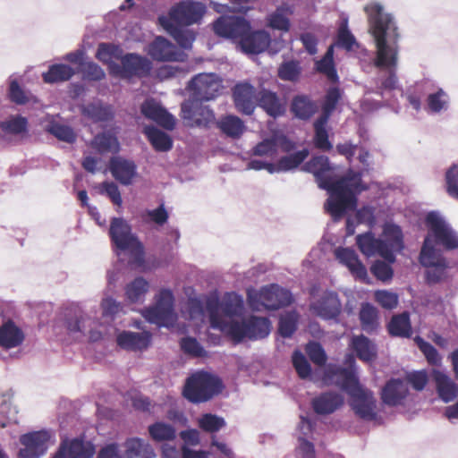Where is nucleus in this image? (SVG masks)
<instances>
[{
  "instance_id": "1",
  "label": "nucleus",
  "mask_w": 458,
  "mask_h": 458,
  "mask_svg": "<svg viewBox=\"0 0 458 458\" xmlns=\"http://www.w3.org/2000/svg\"><path fill=\"white\" fill-rule=\"evenodd\" d=\"M334 169L325 156L314 157L303 166L304 171L314 174L318 187L327 191L329 197L324 207L336 222L347 211L356 208L357 195L366 190V187L362 184L360 173L349 171L344 176L335 180Z\"/></svg>"
},
{
  "instance_id": "2",
  "label": "nucleus",
  "mask_w": 458,
  "mask_h": 458,
  "mask_svg": "<svg viewBox=\"0 0 458 458\" xmlns=\"http://www.w3.org/2000/svg\"><path fill=\"white\" fill-rule=\"evenodd\" d=\"M369 21V32L375 44L376 53L370 59L372 65L385 73L386 78H379L380 88L394 89L397 87L395 74L398 62L397 26L393 16L384 12L381 4L374 2L364 7Z\"/></svg>"
},
{
  "instance_id": "3",
  "label": "nucleus",
  "mask_w": 458,
  "mask_h": 458,
  "mask_svg": "<svg viewBox=\"0 0 458 458\" xmlns=\"http://www.w3.org/2000/svg\"><path fill=\"white\" fill-rule=\"evenodd\" d=\"M327 380L344 390L350 396V405L355 414L365 420L377 418V400L373 393L363 387L355 373L339 367L328 368Z\"/></svg>"
},
{
  "instance_id": "4",
  "label": "nucleus",
  "mask_w": 458,
  "mask_h": 458,
  "mask_svg": "<svg viewBox=\"0 0 458 458\" xmlns=\"http://www.w3.org/2000/svg\"><path fill=\"white\" fill-rule=\"evenodd\" d=\"M356 243L365 256H380L388 263H393L395 260V253L403 248L401 228L390 223L384 225L379 238H376L371 232H367L356 237Z\"/></svg>"
},
{
  "instance_id": "5",
  "label": "nucleus",
  "mask_w": 458,
  "mask_h": 458,
  "mask_svg": "<svg viewBox=\"0 0 458 458\" xmlns=\"http://www.w3.org/2000/svg\"><path fill=\"white\" fill-rule=\"evenodd\" d=\"M206 310L214 329H218L225 335H229V328L238 323L244 310V302L242 296L234 293H226L220 301L216 296L206 298Z\"/></svg>"
},
{
  "instance_id": "6",
  "label": "nucleus",
  "mask_w": 458,
  "mask_h": 458,
  "mask_svg": "<svg viewBox=\"0 0 458 458\" xmlns=\"http://www.w3.org/2000/svg\"><path fill=\"white\" fill-rule=\"evenodd\" d=\"M109 236L116 249V254H128L130 264H140L143 261V247L138 237L132 233L131 225L122 217H113L110 221Z\"/></svg>"
},
{
  "instance_id": "7",
  "label": "nucleus",
  "mask_w": 458,
  "mask_h": 458,
  "mask_svg": "<svg viewBox=\"0 0 458 458\" xmlns=\"http://www.w3.org/2000/svg\"><path fill=\"white\" fill-rule=\"evenodd\" d=\"M419 261L425 268V279L428 284H439L450 278V262L442 250L436 248L430 235L424 239Z\"/></svg>"
},
{
  "instance_id": "8",
  "label": "nucleus",
  "mask_w": 458,
  "mask_h": 458,
  "mask_svg": "<svg viewBox=\"0 0 458 458\" xmlns=\"http://www.w3.org/2000/svg\"><path fill=\"white\" fill-rule=\"evenodd\" d=\"M222 387L223 385L218 377L200 370L187 378L183 395L191 403H203L218 394Z\"/></svg>"
},
{
  "instance_id": "9",
  "label": "nucleus",
  "mask_w": 458,
  "mask_h": 458,
  "mask_svg": "<svg viewBox=\"0 0 458 458\" xmlns=\"http://www.w3.org/2000/svg\"><path fill=\"white\" fill-rule=\"evenodd\" d=\"M293 297L290 291L272 284L260 288V290L248 291V303L256 311L262 310H278L289 305Z\"/></svg>"
},
{
  "instance_id": "10",
  "label": "nucleus",
  "mask_w": 458,
  "mask_h": 458,
  "mask_svg": "<svg viewBox=\"0 0 458 458\" xmlns=\"http://www.w3.org/2000/svg\"><path fill=\"white\" fill-rule=\"evenodd\" d=\"M174 298L171 290L162 289L156 295L155 304L146 308L142 316L147 321L158 327H171L176 320L174 309Z\"/></svg>"
},
{
  "instance_id": "11",
  "label": "nucleus",
  "mask_w": 458,
  "mask_h": 458,
  "mask_svg": "<svg viewBox=\"0 0 458 458\" xmlns=\"http://www.w3.org/2000/svg\"><path fill=\"white\" fill-rule=\"evenodd\" d=\"M425 223L428 228L433 242L443 246L447 250L458 249V233L439 211L427 214Z\"/></svg>"
},
{
  "instance_id": "12",
  "label": "nucleus",
  "mask_w": 458,
  "mask_h": 458,
  "mask_svg": "<svg viewBox=\"0 0 458 458\" xmlns=\"http://www.w3.org/2000/svg\"><path fill=\"white\" fill-rule=\"evenodd\" d=\"M191 99L210 101L217 98L222 89V80L213 72L199 73L188 84Z\"/></svg>"
},
{
  "instance_id": "13",
  "label": "nucleus",
  "mask_w": 458,
  "mask_h": 458,
  "mask_svg": "<svg viewBox=\"0 0 458 458\" xmlns=\"http://www.w3.org/2000/svg\"><path fill=\"white\" fill-rule=\"evenodd\" d=\"M270 333V321L267 318L251 316L248 319L239 320L229 328V336L235 342L244 338L261 339Z\"/></svg>"
},
{
  "instance_id": "14",
  "label": "nucleus",
  "mask_w": 458,
  "mask_h": 458,
  "mask_svg": "<svg viewBox=\"0 0 458 458\" xmlns=\"http://www.w3.org/2000/svg\"><path fill=\"white\" fill-rule=\"evenodd\" d=\"M151 62L136 54H127L121 58V64H111V75L121 78L142 77L151 71Z\"/></svg>"
},
{
  "instance_id": "15",
  "label": "nucleus",
  "mask_w": 458,
  "mask_h": 458,
  "mask_svg": "<svg viewBox=\"0 0 458 458\" xmlns=\"http://www.w3.org/2000/svg\"><path fill=\"white\" fill-rule=\"evenodd\" d=\"M215 33L220 37L238 40L241 43L247 32H250V22L242 17L221 16L213 24Z\"/></svg>"
},
{
  "instance_id": "16",
  "label": "nucleus",
  "mask_w": 458,
  "mask_h": 458,
  "mask_svg": "<svg viewBox=\"0 0 458 458\" xmlns=\"http://www.w3.org/2000/svg\"><path fill=\"white\" fill-rule=\"evenodd\" d=\"M51 434L47 430L30 432L21 436L20 442L23 445L19 451V458H39L48 448Z\"/></svg>"
},
{
  "instance_id": "17",
  "label": "nucleus",
  "mask_w": 458,
  "mask_h": 458,
  "mask_svg": "<svg viewBox=\"0 0 458 458\" xmlns=\"http://www.w3.org/2000/svg\"><path fill=\"white\" fill-rule=\"evenodd\" d=\"M207 100L187 99L182 104V116L191 126H208L214 119L213 111L203 105Z\"/></svg>"
},
{
  "instance_id": "18",
  "label": "nucleus",
  "mask_w": 458,
  "mask_h": 458,
  "mask_svg": "<svg viewBox=\"0 0 458 458\" xmlns=\"http://www.w3.org/2000/svg\"><path fill=\"white\" fill-rule=\"evenodd\" d=\"M206 12V5L200 2L183 1L174 6L169 13L172 22L191 25L199 22Z\"/></svg>"
},
{
  "instance_id": "19",
  "label": "nucleus",
  "mask_w": 458,
  "mask_h": 458,
  "mask_svg": "<svg viewBox=\"0 0 458 458\" xmlns=\"http://www.w3.org/2000/svg\"><path fill=\"white\" fill-rule=\"evenodd\" d=\"M148 54L155 60L167 62H183L187 57L183 51L162 37H157L148 46Z\"/></svg>"
},
{
  "instance_id": "20",
  "label": "nucleus",
  "mask_w": 458,
  "mask_h": 458,
  "mask_svg": "<svg viewBox=\"0 0 458 458\" xmlns=\"http://www.w3.org/2000/svg\"><path fill=\"white\" fill-rule=\"evenodd\" d=\"M233 101L237 110L244 114H251L259 100L255 88L250 83L236 84L233 90Z\"/></svg>"
},
{
  "instance_id": "21",
  "label": "nucleus",
  "mask_w": 458,
  "mask_h": 458,
  "mask_svg": "<svg viewBox=\"0 0 458 458\" xmlns=\"http://www.w3.org/2000/svg\"><path fill=\"white\" fill-rule=\"evenodd\" d=\"M428 93L425 99V110L429 114H441L447 112L451 106L449 93L436 84L427 87Z\"/></svg>"
},
{
  "instance_id": "22",
  "label": "nucleus",
  "mask_w": 458,
  "mask_h": 458,
  "mask_svg": "<svg viewBox=\"0 0 458 458\" xmlns=\"http://www.w3.org/2000/svg\"><path fill=\"white\" fill-rule=\"evenodd\" d=\"M311 310L323 319H335L341 312L342 305L337 293L327 291L320 299L310 304Z\"/></svg>"
},
{
  "instance_id": "23",
  "label": "nucleus",
  "mask_w": 458,
  "mask_h": 458,
  "mask_svg": "<svg viewBox=\"0 0 458 458\" xmlns=\"http://www.w3.org/2000/svg\"><path fill=\"white\" fill-rule=\"evenodd\" d=\"M409 394L404 379L392 378L386 382L381 392L382 402L388 406L401 405Z\"/></svg>"
},
{
  "instance_id": "24",
  "label": "nucleus",
  "mask_w": 458,
  "mask_h": 458,
  "mask_svg": "<svg viewBox=\"0 0 458 458\" xmlns=\"http://www.w3.org/2000/svg\"><path fill=\"white\" fill-rule=\"evenodd\" d=\"M437 393L444 403H450L458 395V385L445 371L434 369L431 372Z\"/></svg>"
},
{
  "instance_id": "25",
  "label": "nucleus",
  "mask_w": 458,
  "mask_h": 458,
  "mask_svg": "<svg viewBox=\"0 0 458 458\" xmlns=\"http://www.w3.org/2000/svg\"><path fill=\"white\" fill-rule=\"evenodd\" d=\"M94 453L95 449L91 443L76 438L72 441L64 440L53 458H91Z\"/></svg>"
},
{
  "instance_id": "26",
  "label": "nucleus",
  "mask_w": 458,
  "mask_h": 458,
  "mask_svg": "<svg viewBox=\"0 0 458 458\" xmlns=\"http://www.w3.org/2000/svg\"><path fill=\"white\" fill-rule=\"evenodd\" d=\"M141 113L148 119L153 120L167 130L175 126V118L169 114L157 101L147 99L141 105Z\"/></svg>"
},
{
  "instance_id": "27",
  "label": "nucleus",
  "mask_w": 458,
  "mask_h": 458,
  "mask_svg": "<svg viewBox=\"0 0 458 458\" xmlns=\"http://www.w3.org/2000/svg\"><path fill=\"white\" fill-rule=\"evenodd\" d=\"M335 254L339 262L348 267L356 279L365 281L368 276L367 269L360 261L355 250L350 248H338Z\"/></svg>"
},
{
  "instance_id": "28",
  "label": "nucleus",
  "mask_w": 458,
  "mask_h": 458,
  "mask_svg": "<svg viewBox=\"0 0 458 458\" xmlns=\"http://www.w3.org/2000/svg\"><path fill=\"white\" fill-rule=\"evenodd\" d=\"M116 342L126 351H142L148 346L150 335L148 332L123 331L117 335Z\"/></svg>"
},
{
  "instance_id": "29",
  "label": "nucleus",
  "mask_w": 458,
  "mask_h": 458,
  "mask_svg": "<svg viewBox=\"0 0 458 458\" xmlns=\"http://www.w3.org/2000/svg\"><path fill=\"white\" fill-rule=\"evenodd\" d=\"M112 175L123 185H131L137 175L135 164L120 157H113L110 161Z\"/></svg>"
},
{
  "instance_id": "30",
  "label": "nucleus",
  "mask_w": 458,
  "mask_h": 458,
  "mask_svg": "<svg viewBox=\"0 0 458 458\" xmlns=\"http://www.w3.org/2000/svg\"><path fill=\"white\" fill-rule=\"evenodd\" d=\"M270 44V35L265 30L247 32L242 38L240 46L244 53L259 54L265 51Z\"/></svg>"
},
{
  "instance_id": "31",
  "label": "nucleus",
  "mask_w": 458,
  "mask_h": 458,
  "mask_svg": "<svg viewBox=\"0 0 458 458\" xmlns=\"http://www.w3.org/2000/svg\"><path fill=\"white\" fill-rule=\"evenodd\" d=\"M258 105L272 117H278L285 112V102L276 93L263 89L259 92Z\"/></svg>"
},
{
  "instance_id": "32",
  "label": "nucleus",
  "mask_w": 458,
  "mask_h": 458,
  "mask_svg": "<svg viewBox=\"0 0 458 458\" xmlns=\"http://www.w3.org/2000/svg\"><path fill=\"white\" fill-rule=\"evenodd\" d=\"M158 21L182 48L188 49L191 47L195 40V35L191 30L179 27V24L174 25V22L165 16H160Z\"/></svg>"
},
{
  "instance_id": "33",
  "label": "nucleus",
  "mask_w": 458,
  "mask_h": 458,
  "mask_svg": "<svg viewBox=\"0 0 458 458\" xmlns=\"http://www.w3.org/2000/svg\"><path fill=\"white\" fill-rule=\"evenodd\" d=\"M311 403L316 413L330 414L343 405L344 397L339 393L326 392L313 398Z\"/></svg>"
},
{
  "instance_id": "34",
  "label": "nucleus",
  "mask_w": 458,
  "mask_h": 458,
  "mask_svg": "<svg viewBox=\"0 0 458 458\" xmlns=\"http://www.w3.org/2000/svg\"><path fill=\"white\" fill-rule=\"evenodd\" d=\"M155 456L153 447L144 439L131 437L123 445L122 458H154Z\"/></svg>"
},
{
  "instance_id": "35",
  "label": "nucleus",
  "mask_w": 458,
  "mask_h": 458,
  "mask_svg": "<svg viewBox=\"0 0 458 458\" xmlns=\"http://www.w3.org/2000/svg\"><path fill=\"white\" fill-rule=\"evenodd\" d=\"M150 288L149 282L142 276H137L126 284L125 299L131 303H142Z\"/></svg>"
},
{
  "instance_id": "36",
  "label": "nucleus",
  "mask_w": 458,
  "mask_h": 458,
  "mask_svg": "<svg viewBox=\"0 0 458 458\" xmlns=\"http://www.w3.org/2000/svg\"><path fill=\"white\" fill-rule=\"evenodd\" d=\"M23 340V332L13 321H7L0 327V345L2 347L14 348L21 345Z\"/></svg>"
},
{
  "instance_id": "37",
  "label": "nucleus",
  "mask_w": 458,
  "mask_h": 458,
  "mask_svg": "<svg viewBox=\"0 0 458 458\" xmlns=\"http://www.w3.org/2000/svg\"><path fill=\"white\" fill-rule=\"evenodd\" d=\"M80 109L83 116L93 122H106L113 117L111 107L104 106L99 100L81 105Z\"/></svg>"
},
{
  "instance_id": "38",
  "label": "nucleus",
  "mask_w": 458,
  "mask_h": 458,
  "mask_svg": "<svg viewBox=\"0 0 458 458\" xmlns=\"http://www.w3.org/2000/svg\"><path fill=\"white\" fill-rule=\"evenodd\" d=\"M292 14L293 10L291 6L288 4H283L267 15V25L274 30L288 31L290 29L289 17Z\"/></svg>"
},
{
  "instance_id": "39",
  "label": "nucleus",
  "mask_w": 458,
  "mask_h": 458,
  "mask_svg": "<svg viewBox=\"0 0 458 458\" xmlns=\"http://www.w3.org/2000/svg\"><path fill=\"white\" fill-rule=\"evenodd\" d=\"M217 127L226 136L238 139L244 132L246 126L238 116L228 114L221 117L217 122Z\"/></svg>"
},
{
  "instance_id": "40",
  "label": "nucleus",
  "mask_w": 458,
  "mask_h": 458,
  "mask_svg": "<svg viewBox=\"0 0 458 458\" xmlns=\"http://www.w3.org/2000/svg\"><path fill=\"white\" fill-rule=\"evenodd\" d=\"M318 110V106L307 96H296L292 102L291 111L301 120L310 119Z\"/></svg>"
},
{
  "instance_id": "41",
  "label": "nucleus",
  "mask_w": 458,
  "mask_h": 458,
  "mask_svg": "<svg viewBox=\"0 0 458 458\" xmlns=\"http://www.w3.org/2000/svg\"><path fill=\"white\" fill-rule=\"evenodd\" d=\"M352 346L360 360L369 362L377 355L375 344L364 335H356L352 339Z\"/></svg>"
},
{
  "instance_id": "42",
  "label": "nucleus",
  "mask_w": 458,
  "mask_h": 458,
  "mask_svg": "<svg viewBox=\"0 0 458 458\" xmlns=\"http://www.w3.org/2000/svg\"><path fill=\"white\" fill-rule=\"evenodd\" d=\"M75 72V70L68 64H55L50 65L42 77L46 83H57L69 81Z\"/></svg>"
},
{
  "instance_id": "43",
  "label": "nucleus",
  "mask_w": 458,
  "mask_h": 458,
  "mask_svg": "<svg viewBox=\"0 0 458 458\" xmlns=\"http://www.w3.org/2000/svg\"><path fill=\"white\" fill-rule=\"evenodd\" d=\"M308 156L309 151L307 149H302L282 157L276 164H274V167H271V171L276 174L293 170L297 168Z\"/></svg>"
},
{
  "instance_id": "44",
  "label": "nucleus",
  "mask_w": 458,
  "mask_h": 458,
  "mask_svg": "<svg viewBox=\"0 0 458 458\" xmlns=\"http://www.w3.org/2000/svg\"><path fill=\"white\" fill-rule=\"evenodd\" d=\"M144 133L156 150L165 152L172 148V139L165 132L153 126H147L144 128Z\"/></svg>"
},
{
  "instance_id": "45",
  "label": "nucleus",
  "mask_w": 458,
  "mask_h": 458,
  "mask_svg": "<svg viewBox=\"0 0 458 458\" xmlns=\"http://www.w3.org/2000/svg\"><path fill=\"white\" fill-rule=\"evenodd\" d=\"M123 56V50L114 44L101 43L98 45L96 57L108 65L109 72L111 73V64H116L114 60H121Z\"/></svg>"
},
{
  "instance_id": "46",
  "label": "nucleus",
  "mask_w": 458,
  "mask_h": 458,
  "mask_svg": "<svg viewBox=\"0 0 458 458\" xmlns=\"http://www.w3.org/2000/svg\"><path fill=\"white\" fill-rule=\"evenodd\" d=\"M388 330L394 336L409 337L411 334L409 314L403 312L394 316L388 324Z\"/></svg>"
},
{
  "instance_id": "47",
  "label": "nucleus",
  "mask_w": 458,
  "mask_h": 458,
  "mask_svg": "<svg viewBox=\"0 0 458 458\" xmlns=\"http://www.w3.org/2000/svg\"><path fill=\"white\" fill-rule=\"evenodd\" d=\"M46 131L55 136L57 140L66 143H73L77 139V135L71 126L58 122H50L47 125Z\"/></svg>"
},
{
  "instance_id": "48",
  "label": "nucleus",
  "mask_w": 458,
  "mask_h": 458,
  "mask_svg": "<svg viewBox=\"0 0 458 458\" xmlns=\"http://www.w3.org/2000/svg\"><path fill=\"white\" fill-rule=\"evenodd\" d=\"M0 128L5 134L19 135L27 131L28 120L21 115H11L0 123Z\"/></svg>"
},
{
  "instance_id": "49",
  "label": "nucleus",
  "mask_w": 458,
  "mask_h": 458,
  "mask_svg": "<svg viewBox=\"0 0 458 458\" xmlns=\"http://www.w3.org/2000/svg\"><path fill=\"white\" fill-rule=\"evenodd\" d=\"M316 69L330 81H337L338 76L334 64V46H330L323 58L316 62Z\"/></svg>"
},
{
  "instance_id": "50",
  "label": "nucleus",
  "mask_w": 458,
  "mask_h": 458,
  "mask_svg": "<svg viewBox=\"0 0 458 458\" xmlns=\"http://www.w3.org/2000/svg\"><path fill=\"white\" fill-rule=\"evenodd\" d=\"M328 120L323 118H318L314 122V143L315 146L322 150H329L332 148V144L328 140V132L327 130Z\"/></svg>"
},
{
  "instance_id": "51",
  "label": "nucleus",
  "mask_w": 458,
  "mask_h": 458,
  "mask_svg": "<svg viewBox=\"0 0 458 458\" xmlns=\"http://www.w3.org/2000/svg\"><path fill=\"white\" fill-rule=\"evenodd\" d=\"M148 433L155 441L173 440L176 436L174 428L165 422H156L148 427Z\"/></svg>"
},
{
  "instance_id": "52",
  "label": "nucleus",
  "mask_w": 458,
  "mask_h": 458,
  "mask_svg": "<svg viewBox=\"0 0 458 458\" xmlns=\"http://www.w3.org/2000/svg\"><path fill=\"white\" fill-rule=\"evenodd\" d=\"M93 146L100 152H117L119 142L117 138L110 132L98 134L92 142Z\"/></svg>"
},
{
  "instance_id": "53",
  "label": "nucleus",
  "mask_w": 458,
  "mask_h": 458,
  "mask_svg": "<svg viewBox=\"0 0 458 458\" xmlns=\"http://www.w3.org/2000/svg\"><path fill=\"white\" fill-rule=\"evenodd\" d=\"M360 319L362 325V328L370 332L377 327V312L369 303H365L361 306L360 311Z\"/></svg>"
},
{
  "instance_id": "54",
  "label": "nucleus",
  "mask_w": 458,
  "mask_h": 458,
  "mask_svg": "<svg viewBox=\"0 0 458 458\" xmlns=\"http://www.w3.org/2000/svg\"><path fill=\"white\" fill-rule=\"evenodd\" d=\"M336 45L346 51H351L354 47H359L355 37L348 29L347 20L344 21L338 29Z\"/></svg>"
},
{
  "instance_id": "55",
  "label": "nucleus",
  "mask_w": 458,
  "mask_h": 458,
  "mask_svg": "<svg viewBox=\"0 0 458 458\" xmlns=\"http://www.w3.org/2000/svg\"><path fill=\"white\" fill-rule=\"evenodd\" d=\"M277 139L276 137L265 139L258 143L252 149V154L258 157L274 158L277 155Z\"/></svg>"
},
{
  "instance_id": "56",
  "label": "nucleus",
  "mask_w": 458,
  "mask_h": 458,
  "mask_svg": "<svg viewBox=\"0 0 458 458\" xmlns=\"http://www.w3.org/2000/svg\"><path fill=\"white\" fill-rule=\"evenodd\" d=\"M198 422L202 430L210 433L217 432L225 426L224 418L211 413L202 415Z\"/></svg>"
},
{
  "instance_id": "57",
  "label": "nucleus",
  "mask_w": 458,
  "mask_h": 458,
  "mask_svg": "<svg viewBox=\"0 0 458 458\" xmlns=\"http://www.w3.org/2000/svg\"><path fill=\"white\" fill-rule=\"evenodd\" d=\"M341 98L340 91L336 88L330 89L325 98V101L322 106V114L319 115V118H323L325 120H328L331 116V114L335 109V106Z\"/></svg>"
},
{
  "instance_id": "58",
  "label": "nucleus",
  "mask_w": 458,
  "mask_h": 458,
  "mask_svg": "<svg viewBox=\"0 0 458 458\" xmlns=\"http://www.w3.org/2000/svg\"><path fill=\"white\" fill-rule=\"evenodd\" d=\"M445 190L447 194L458 199V165H452L445 172Z\"/></svg>"
},
{
  "instance_id": "59",
  "label": "nucleus",
  "mask_w": 458,
  "mask_h": 458,
  "mask_svg": "<svg viewBox=\"0 0 458 458\" xmlns=\"http://www.w3.org/2000/svg\"><path fill=\"white\" fill-rule=\"evenodd\" d=\"M180 346L185 354L192 357H204L207 352L203 346L194 337H183L180 341Z\"/></svg>"
},
{
  "instance_id": "60",
  "label": "nucleus",
  "mask_w": 458,
  "mask_h": 458,
  "mask_svg": "<svg viewBox=\"0 0 458 458\" xmlns=\"http://www.w3.org/2000/svg\"><path fill=\"white\" fill-rule=\"evenodd\" d=\"M297 314L287 312L281 316L279 320V333L284 337H290L297 327Z\"/></svg>"
},
{
  "instance_id": "61",
  "label": "nucleus",
  "mask_w": 458,
  "mask_h": 458,
  "mask_svg": "<svg viewBox=\"0 0 458 458\" xmlns=\"http://www.w3.org/2000/svg\"><path fill=\"white\" fill-rule=\"evenodd\" d=\"M80 72L82 74L83 80L98 81L106 77L104 70L93 62L84 63L81 65Z\"/></svg>"
},
{
  "instance_id": "62",
  "label": "nucleus",
  "mask_w": 458,
  "mask_h": 458,
  "mask_svg": "<svg viewBox=\"0 0 458 458\" xmlns=\"http://www.w3.org/2000/svg\"><path fill=\"white\" fill-rule=\"evenodd\" d=\"M416 342L420 350L422 352L429 364L435 366L441 364L442 357L439 355L435 347L420 337L417 338Z\"/></svg>"
},
{
  "instance_id": "63",
  "label": "nucleus",
  "mask_w": 458,
  "mask_h": 458,
  "mask_svg": "<svg viewBox=\"0 0 458 458\" xmlns=\"http://www.w3.org/2000/svg\"><path fill=\"white\" fill-rule=\"evenodd\" d=\"M189 70L181 65L165 64L157 70V77L160 80L183 77Z\"/></svg>"
},
{
  "instance_id": "64",
  "label": "nucleus",
  "mask_w": 458,
  "mask_h": 458,
  "mask_svg": "<svg viewBox=\"0 0 458 458\" xmlns=\"http://www.w3.org/2000/svg\"><path fill=\"white\" fill-rule=\"evenodd\" d=\"M295 456L296 458H316L314 445L306 438L298 436Z\"/></svg>"
}]
</instances>
